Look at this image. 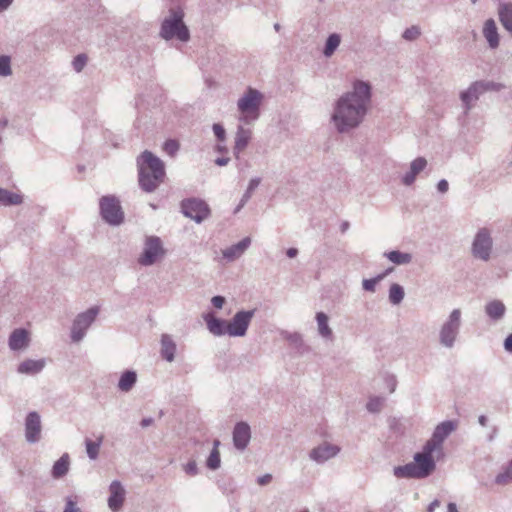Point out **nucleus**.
I'll return each mask as SVG.
<instances>
[{
  "label": "nucleus",
  "mask_w": 512,
  "mask_h": 512,
  "mask_svg": "<svg viewBox=\"0 0 512 512\" xmlns=\"http://www.w3.org/2000/svg\"><path fill=\"white\" fill-rule=\"evenodd\" d=\"M372 87L363 80L353 82L352 90L341 95L334 105L332 121L340 133L358 127L371 104Z\"/></svg>",
  "instance_id": "1"
},
{
  "label": "nucleus",
  "mask_w": 512,
  "mask_h": 512,
  "mask_svg": "<svg viewBox=\"0 0 512 512\" xmlns=\"http://www.w3.org/2000/svg\"><path fill=\"white\" fill-rule=\"evenodd\" d=\"M139 187L146 193L154 192L166 176L164 162L145 150L137 157Z\"/></svg>",
  "instance_id": "2"
},
{
  "label": "nucleus",
  "mask_w": 512,
  "mask_h": 512,
  "mask_svg": "<svg viewBox=\"0 0 512 512\" xmlns=\"http://www.w3.org/2000/svg\"><path fill=\"white\" fill-rule=\"evenodd\" d=\"M184 11L181 8H170L160 26L159 36L166 40H178L186 43L190 40V31L184 22Z\"/></svg>",
  "instance_id": "3"
},
{
  "label": "nucleus",
  "mask_w": 512,
  "mask_h": 512,
  "mask_svg": "<svg viewBox=\"0 0 512 512\" xmlns=\"http://www.w3.org/2000/svg\"><path fill=\"white\" fill-rule=\"evenodd\" d=\"M504 88L501 83L490 80L472 82L469 87L460 93V100L467 114L475 105L481 95L488 91H500Z\"/></svg>",
  "instance_id": "4"
},
{
  "label": "nucleus",
  "mask_w": 512,
  "mask_h": 512,
  "mask_svg": "<svg viewBox=\"0 0 512 512\" xmlns=\"http://www.w3.org/2000/svg\"><path fill=\"white\" fill-rule=\"evenodd\" d=\"M461 310L453 309L439 330V343L448 349L455 346L462 326Z\"/></svg>",
  "instance_id": "5"
},
{
  "label": "nucleus",
  "mask_w": 512,
  "mask_h": 512,
  "mask_svg": "<svg viewBox=\"0 0 512 512\" xmlns=\"http://www.w3.org/2000/svg\"><path fill=\"white\" fill-rule=\"evenodd\" d=\"M262 99L261 92L249 87L237 101V108L242 114L240 120L246 123L256 120L259 117Z\"/></svg>",
  "instance_id": "6"
},
{
  "label": "nucleus",
  "mask_w": 512,
  "mask_h": 512,
  "mask_svg": "<svg viewBox=\"0 0 512 512\" xmlns=\"http://www.w3.org/2000/svg\"><path fill=\"white\" fill-rule=\"evenodd\" d=\"M99 213L110 226H119L125 219L120 200L115 195H105L99 199Z\"/></svg>",
  "instance_id": "7"
},
{
  "label": "nucleus",
  "mask_w": 512,
  "mask_h": 512,
  "mask_svg": "<svg viewBox=\"0 0 512 512\" xmlns=\"http://www.w3.org/2000/svg\"><path fill=\"white\" fill-rule=\"evenodd\" d=\"M493 238L488 228H480L471 244V255L474 259L483 262L490 261L493 253Z\"/></svg>",
  "instance_id": "8"
},
{
  "label": "nucleus",
  "mask_w": 512,
  "mask_h": 512,
  "mask_svg": "<svg viewBox=\"0 0 512 512\" xmlns=\"http://www.w3.org/2000/svg\"><path fill=\"white\" fill-rule=\"evenodd\" d=\"M99 307L93 306L86 311L79 313L73 320L70 337L72 342L78 343L83 340L89 327L94 323L98 314Z\"/></svg>",
  "instance_id": "9"
},
{
  "label": "nucleus",
  "mask_w": 512,
  "mask_h": 512,
  "mask_svg": "<svg viewBox=\"0 0 512 512\" xmlns=\"http://www.w3.org/2000/svg\"><path fill=\"white\" fill-rule=\"evenodd\" d=\"M181 212L187 218L200 224L211 215L209 205L200 198H186L180 203Z\"/></svg>",
  "instance_id": "10"
},
{
  "label": "nucleus",
  "mask_w": 512,
  "mask_h": 512,
  "mask_svg": "<svg viewBox=\"0 0 512 512\" xmlns=\"http://www.w3.org/2000/svg\"><path fill=\"white\" fill-rule=\"evenodd\" d=\"M165 255V249L162 241L157 236H147L144 242L143 251L138 258L141 266L149 267L154 265L157 260Z\"/></svg>",
  "instance_id": "11"
},
{
  "label": "nucleus",
  "mask_w": 512,
  "mask_h": 512,
  "mask_svg": "<svg viewBox=\"0 0 512 512\" xmlns=\"http://www.w3.org/2000/svg\"><path fill=\"white\" fill-rule=\"evenodd\" d=\"M255 309L241 310L235 313L228 321V335L230 337H243L246 335L248 327L255 315Z\"/></svg>",
  "instance_id": "12"
},
{
  "label": "nucleus",
  "mask_w": 512,
  "mask_h": 512,
  "mask_svg": "<svg viewBox=\"0 0 512 512\" xmlns=\"http://www.w3.org/2000/svg\"><path fill=\"white\" fill-rule=\"evenodd\" d=\"M25 440L35 444L41 440L42 422L38 412H29L24 421Z\"/></svg>",
  "instance_id": "13"
},
{
  "label": "nucleus",
  "mask_w": 512,
  "mask_h": 512,
  "mask_svg": "<svg viewBox=\"0 0 512 512\" xmlns=\"http://www.w3.org/2000/svg\"><path fill=\"white\" fill-rule=\"evenodd\" d=\"M340 451L341 448L338 445L329 442H323L310 451L309 457L316 463L322 464L336 457Z\"/></svg>",
  "instance_id": "14"
},
{
  "label": "nucleus",
  "mask_w": 512,
  "mask_h": 512,
  "mask_svg": "<svg viewBox=\"0 0 512 512\" xmlns=\"http://www.w3.org/2000/svg\"><path fill=\"white\" fill-rule=\"evenodd\" d=\"M30 334L25 328L14 329L8 338V347L13 352H23L30 345Z\"/></svg>",
  "instance_id": "15"
},
{
  "label": "nucleus",
  "mask_w": 512,
  "mask_h": 512,
  "mask_svg": "<svg viewBox=\"0 0 512 512\" xmlns=\"http://www.w3.org/2000/svg\"><path fill=\"white\" fill-rule=\"evenodd\" d=\"M232 436L234 447L240 451L245 450L251 439V429L249 424L244 421L236 423Z\"/></svg>",
  "instance_id": "16"
},
{
  "label": "nucleus",
  "mask_w": 512,
  "mask_h": 512,
  "mask_svg": "<svg viewBox=\"0 0 512 512\" xmlns=\"http://www.w3.org/2000/svg\"><path fill=\"white\" fill-rule=\"evenodd\" d=\"M414 466L421 477V479L427 478L430 476L435 468L436 463L433 457H430L422 452H418L414 455Z\"/></svg>",
  "instance_id": "17"
},
{
  "label": "nucleus",
  "mask_w": 512,
  "mask_h": 512,
  "mask_svg": "<svg viewBox=\"0 0 512 512\" xmlns=\"http://www.w3.org/2000/svg\"><path fill=\"white\" fill-rule=\"evenodd\" d=\"M109 492L108 506L112 511L116 512L124 503L125 490L118 480H114L109 486Z\"/></svg>",
  "instance_id": "18"
},
{
  "label": "nucleus",
  "mask_w": 512,
  "mask_h": 512,
  "mask_svg": "<svg viewBox=\"0 0 512 512\" xmlns=\"http://www.w3.org/2000/svg\"><path fill=\"white\" fill-rule=\"evenodd\" d=\"M208 331L217 337L228 335V321L217 318L212 313H207L203 316Z\"/></svg>",
  "instance_id": "19"
},
{
  "label": "nucleus",
  "mask_w": 512,
  "mask_h": 512,
  "mask_svg": "<svg viewBox=\"0 0 512 512\" xmlns=\"http://www.w3.org/2000/svg\"><path fill=\"white\" fill-rule=\"evenodd\" d=\"M252 137L250 129L244 128L239 125L235 134V144L233 147V153L236 159L240 158V154L247 148Z\"/></svg>",
  "instance_id": "20"
},
{
  "label": "nucleus",
  "mask_w": 512,
  "mask_h": 512,
  "mask_svg": "<svg viewBox=\"0 0 512 512\" xmlns=\"http://www.w3.org/2000/svg\"><path fill=\"white\" fill-rule=\"evenodd\" d=\"M46 366V360L41 359H25L17 366V372L22 375H37L39 374Z\"/></svg>",
  "instance_id": "21"
},
{
  "label": "nucleus",
  "mask_w": 512,
  "mask_h": 512,
  "mask_svg": "<svg viewBox=\"0 0 512 512\" xmlns=\"http://www.w3.org/2000/svg\"><path fill=\"white\" fill-rule=\"evenodd\" d=\"M250 244L251 239L249 237H245L238 243L222 250V255L228 262H233L244 254V252L249 248Z\"/></svg>",
  "instance_id": "22"
},
{
  "label": "nucleus",
  "mask_w": 512,
  "mask_h": 512,
  "mask_svg": "<svg viewBox=\"0 0 512 512\" xmlns=\"http://www.w3.org/2000/svg\"><path fill=\"white\" fill-rule=\"evenodd\" d=\"M427 166V160L424 157L414 159L410 164V169L402 177V183L405 186H411L419 173H421Z\"/></svg>",
  "instance_id": "23"
},
{
  "label": "nucleus",
  "mask_w": 512,
  "mask_h": 512,
  "mask_svg": "<svg viewBox=\"0 0 512 512\" xmlns=\"http://www.w3.org/2000/svg\"><path fill=\"white\" fill-rule=\"evenodd\" d=\"M484 311L490 320L499 322L505 316L506 306L501 300L494 299L485 304Z\"/></svg>",
  "instance_id": "24"
},
{
  "label": "nucleus",
  "mask_w": 512,
  "mask_h": 512,
  "mask_svg": "<svg viewBox=\"0 0 512 512\" xmlns=\"http://www.w3.org/2000/svg\"><path fill=\"white\" fill-rule=\"evenodd\" d=\"M483 36L491 49H496L499 46V33L494 19H488L484 22Z\"/></svg>",
  "instance_id": "25"
},
{
  "label": "nucleus",
  "mask_w": 512,
  "mask_h": 512,
  "mask_svg": "<svg viewBox=\"0 0 512 512\" xmlns=\"http://www.w3.org/2000/svg\"><path fill=\"white\" fill-rule=\"evenodd\" d=\"M497 11L501 25L512 37V2L500 3Z\"/></svg>",
  "instance_id": "26"
},
{
  "label": "nucleus",
  "mask_w": 512,
  "mask_h": 512,
  "mask_svg": "<svg viewBox=\"0 0 512 512\" xmlns=\"http://www.w3.org/2000/svg\"><path fill=\"white\" fill-rule=\"evenodd\" d=\"M176 344L172 337L168 334L161 336V356L168 362H172L175 359Z\"/></svg>",
  "instance_id": "27"
},
{
  "label": "nucleus",
  "mask_w": 512,
  "mask_h": 512,
  "mask_svg": "<svg viewBox=\"0 0 512 512\" xmlns=\"http://www.w3.org/2000/svg\"><path fill=\"white\" fill-rule=\"evenodd\" d=\"M137 382V373L134 370H125L118 381V389L127 393L132 390Z\"/></svg>",
  "instance_id": "28"
},
{
  "label": "nucleus",
  "mask_w": 512,
  "mask_h": 512,
  "mask_svg": "<svg viewBox=\"0 0 512 512\" xmlns=\"http://www.w3.org/2000/svg\"><path fill=\"white\" fill-rule=\"evenodd\" d=\"M393 474L399 479H421L413 462L394 467Z\"/></svg>",
  "instance_id": "29"
},
{
  "label": "nucleus",
  "mask_w": 512,
  "mask_h": 512,
  "mask_svg": "<svg viewBox=\"0 0 512 512\" xmlns=\"http://www.w3.org/2000/svg\"><path fill=\"white\" fill-rule=\"evenodd\" d=\"M328 320V316L324 312L316 313L318 333L325 339H331L333 336V332L328 324Z\"/></svg>",
  "instance_id": "30"
},
{
  "label": "nucleus",
  "mask_w": 512,
  "mask_h": 512,
  "mask_svg": "<svg viewBox=\"0 0 512 512\" xmlns=\"http://www.w3.org/2000/svg\"><path fill=\"white\" fill-rule=\"evenodd\" d=\"M69 470V456L68 454L62 455L52 467V477L59 479L65 476Z\"/></svg>",
  "instance_id": "31"
},
{
  "label": "nucleus",
  "mask_w": 512,
  "mask_h": 512,
  "mask_svg": "<svg viewBox=\"0 0 512 512\" xmlns=\"http://www.w3.org/2000/svg\"><path fill=\"white\" fill-rule=\"evenodd\" d=\"M219 446H220V441L218 439H215L213 441V449L211 450V452L206 460V466L210 470H217L221 466L220 452L218 449Z\"/></svg>",
  "instance_id": "32"
},
{
  "label": "nucleus",
  "mask_w": 512,
  "mask_h": 512,
  "mask_svg": "<svg viewBox=\"0 0 512 512\" xmlns=\"http://www.w3.org/2000/svg\"><path fill=\"white\" fill-rule=\"evenodd\" d=\"M260 183H261V178H259V177L252 178L249 181V184H248V187H247L246 191L242 195V198H241L238 206L234 210L235 214L238 213L246 205V203L252 197L253 192L259 186Z\"/></svg>",
  "instance_id": "33"
},
{
  "label": "nucleus",
  "mask_w": 512,
  "mask_h": 512,
  "mask_svg": "<svg viewBox=\"0 0 512 512\" xmlns=\"http://www.w3.org/2000/svg\"><path fill=\"white\" fill-rule=\"evenodd\" d=\"M23 198L20 194L0 188V204L3 206L20 205Z\"/></svg>",
  "instance_id": "34"
},
{
  "label": "nucleus",
  "mask_w": 512,
  "mask_h": 512,
  "mask_svg": "<svg viewBox=\"0 0 512 512\" xmlns=\"http://www.w3.org/2000/svg\"><path fill=\"white\" fill-rule=\"evenodd\" d=\"M384 256L396 265H406L411 263L412 255L410 253L401 252L398 250H393L389 252H385Z\"/></svg>",
  "instance_id": "35"
},
{
  "label": "nucleus",
  "mask_w": 512,
  "mask_h": 512,
  "mask_svg": "<svg viewBox=\"0 0 512 512\" xmlns=\"http://www.w3.org/2000/svg\"><path fill=\"white\" fill-rule=\"evenodd\" d=\"M454 429L455 425L452 421H445L435 428L432 436L443 444L444 440Z\"/></svg>",
  "instance_id": "36"
},
{
  "label": "nucleus",
  "mask_w": 512,
  "mask_h": 512,
  "mask_svg": "<svg viewBox=\"0 0 512 512\" xmlns=\"http://www.w3.org/2000/svg\"><path fill=\"white\" fill-rule=\"evenodd\" d=\"M341 43V36L338 33L330 34L324 45L323 55L327 58L331 57Z\"/></svg>",
  "instance_id": "37"
},
{
  "label": "nucleus",
  "mask_w": 512,
  "mask_h": 512,
  "mask_svg": "<svg viewBox=\"0 0 512 512\" xmlns=\"http://www.w3.org/2000/svg\"><path fill=\"white\" fill-rule=\"evenodd\" d=\"M103 439L104 435L100 434L96 441H92L90 439L85 440L86 453L91 460H96L98 458Z\"/></svg>",
  "instance_id": "38"
},
{
  "label": "nucleus",
  "mask_w": 512,
  "mask_h": 512,
  "mask_svg": "<svg viewBox=\"0 0 512 512\" xmlns=\"http://www.w3.org/2000/svg\"><path fill=\"white\" fill-rule=\"evenodd\" d=\"M497 485L505 486L512 483V459L503 467L502 471L495 477Z\"/></svg>",
  "instance_id": "39"
},
{
  "label": "nucleus",
  "mask_w": 512,
  "mask_h": 512,
  "mask_svg": "<svg viewBox=\"0 0 512 512\" xmlns=\"http://www.w3.org/2000/svg\"><path fill=\"white\" fill-rule=\"evenodd\" d=\"M405 296L404 288L397 284L393 283L389 288V301L393 305H399Z\"/></svg>",
  "instance_id": "40"
},
{
  "label": "nucleus",
  "mask_w": 512,
  "mask_h": 512,
  "mask_svg": "<svg viewBox=\"0 0 512 512\" xmlns=\"http://www.w3.org/2000/svg\"><path fill=\"white\" fill-rule=\"evenodd\" d=\"M385 399L379 396H373L369 398L366 404V408L371 413H378L381 411Z\"/></svg>",
  "instance_id": "41"
},
{
  "label": "nucleus",
  "mask_w": 512,
  "mask_h": 512,
  "mask_svg": "<svg viewBox=\"0 0 512 512\" xmlns=\"http://www.w3.org/2000/svg\"><path fill=\"white\" fill-rule=\"evenodd\" d=\"M441 448H442V443L432 436L431 439H429L425 443V445L423 446V450L421 452L430 457H433L432 456L433 452L440 450Z\"/></svg>",
  "instance_id": "42"
},
{
  "label": "nucleus",
  "mask_w": 512,
  "mask_h": 512,
  "mask_svg": "<svg viewBox=\"0 0 512 512\" xmlns=\"http://www.w3.org/2000/svg\"><path fill=\"white\" fill-rule=\"evenodd\" d=\"M11 74V58L8 55H0V77H7Z\"/></svg>",
  "instance_id": "43"
},
{
  "label": "nucleus",
  "mask_w": 512,
  "mask_h": 512,
  "mask_svg": "<svg viewBox=\"0 0 512 512\" xmlns=\"http://www.w3.org/2000/svg\"><path fill=\"white\" fill-rule=\"evenodd\" d=\"M384 279V275H377L374 278L363 279L362 288L367 291L374 293L376 291V285Z\"/></svg>",
  "instance_id": "44"
},
{
  "label": "nucleus",
  "mask_w": 512,
  "mask_h": 512,
  "mask_svg": "<svg viewBox=\"0 0 512 512\" xmlns=\"http://www.w3.org/2000/svg\"><path fill=\"white\" fill-rule=\"evenodd\" d=\"M285 339L298 350L304 346L302 335L299 333H287Z\"/></svg>",
  "instance_id": "45"
},
{
  "label": "nucleus",
  "mask_w": 512,
  "mask_h": 512,
  "mask_svg": "<svg viewBox=\"0 0 512 512\" xmlns=\"http://www.w3.org/2000/svg\"><path fill=\"white\" fill-rule=\"evenodd\" d=\"M421 35V30L418 26L414 25L407 29L402 34L403 39L407 41H414Z\"/></svg>",
  "instance_id": "46"
},
{
  "label": "nucleus",
  "mask_w": 512,
  "mask_h": 512,
  "mask_svg": "<svg viewBox=\"0 0 512 512\" xmlns=\"http://www.w3.org/2000/svg\"><path fill=\"white\" fill-rule=\"evenodd\" d=\"M87 56L85 54H78L72 61L73 69L76 72H81L87 64Z\"/></svg>",
  "instance_id": "47"
},
{
  "label": "nucleus",
  "mask_w": 512,
  "mask_h": 512,
  "mask_svg": "<svg viewBox=\"0 0 512 512\" xmlns=\"http://www.w3.org/2000/svg\"><path fill=\"white\" fill-rule=\"evenodd\" d=\"M182 469L188 476H196L199 473L198 465L195 460H190L186 464H183Z\"/></svg>",
  "instance_id": "48"
},
{
  "label": "nucleus",
  "mask_w": 512,
  "mask_h": 512,
  "mask_svg": "<svg viewBox=\"0 0 512 512\" xmlns=\"http://www.w3.org/2000/svg\"><path fill=\"white\" fill-rule=\"evenodd\" d=\"M213 132L215 137L217 138L218 142H225L226 140V131L223 125L220 123H215L212 126Z\"/></svg>",
  "instance_id": "49"
},
{
  "label": "nucleus",
  "mask_w": 512,
  "mask_h": 512,
  "mask_svg": "<svg viewBox=\"0 0 512 512\" xmlns=\"http://www.w3.org/2000/svg\"><path fill=\"white\" fill-rule=\"evenodd\" d=\"M163 148L167 154L173 156L178 151L179 144L176 140L169 139V140L165 141Z\"/></svg>",
  "instance_id": "50"
},
{
  "label": "nucleus",
  "mask_w": 512,
  "mask_h": 512,
  "mask_svg": "<svg viewBox=\"0 0 512 512\" xmlns=\"http://www.w3.org/2000/svg\"><path fill=\"white\" fill-rule=\"evenodd\" d=\"M63 512H80V508L77 505V502L72 497H67L65 499V507Z\"/></svg>",
  "instance_id": "51"
},
{
  "label": "nucleus",
  "mask_w": 512,
  "mask_h": 512,
  "mask_svg": "<svg viewBox=\"0 0 512 512\" xmlns=\"http://www.w3.org/2000/svg\"><path fill=\"white\" fill-rule=\"evenodd\" d=\"M225 302H226L225 298L220 295L214 296L211 299L212 305L217 309H221L223 307V305L225 304Z\"/></svg>",
  "instance_id": "52"
},
{
  "label": "nucleus",
  "mask_w": 512,
  "mask_h": 512,
  "mask_svg": "<svg viewBox=\"0 0 512 512\" xmlns=\"http://www.w3.org/2000/svg\"><path fill=\"white\" fill-rule=\"evenodd\" d=\"M272 481L271 474H264L257 478V483L261 486L267 485Z\"/></svg>",
  "instance_id": "53"
},
{
  "label": "nucleus",
  "mask_w": 512,
  "mask_h": 512,
  "mask_svg": "<svg viewBox=\"0 0 512 512\" xmlns=\"http://www.w3.org/2000/svg\"><path fill=\"white\" fill-rule=\"evenodd\" d=\"M437 189L440 193H446L449 189V184H448L447 180H445V179L440 180L437 184Z\"/></svg>",
  "instance_id": "54"
},
{
  "label": "nucleus",
  "mask_w": 512,
  "mask_h": 512,
  "mask_svg": "<svg viewBox=\"0 0 512 512\" xmlns=\"http://www.w3.org/2000/svg\"><path fill=\"white\" fill-rule=\"evenodd\" d=\"M386 382L389 387L390 393H393L396 389V379L394 376H387Z\"/></svg>",
  "instance_id": "55"
},
{
  "label": "nucleus",
  "mask_w": 512,
  "mask_h": 512,
  "mask_svg": "<svg viewBox=\"0 0 512 512\" xmlns=\"http://www.w3.org/2000/svg\"><path fill=\"white\" fill-rule=\"evenodd\" d=\"M504 349L507 352H512V334L508 335L504 341Z\"/></svg>",
  "instance_id": "56"
},
{
  "label": "nucleus",
  "mask_w": 512,
  "mask_h": 512,
  "mask_svg": "<svg viewBox=\"0 0 512 512\" xmlns=\"http://www.w3.org/2000/svg\"><path fill=\"white\" fill-rule=\"evenodd\" d=\"M215 150H216L218 153H221V154H226V153H228V148L226 147V145L224 144V142H218V144L215 146Z\"/></svg>",
  "instance_id": "57"
},
{
  "label": "nucleus",
  "mask_w": 512,
  "mask_h": 512,
  "mask_svg": "<svg viewBox=\"0 0 512 512\" xmlns=\"http://www.w3.org/2000/svg\"><path fill=\"white\" fill-rule=\"evenodd\" d=\"M230 161L229 157H219L215 159V164L218 166H226Z\"/></svg>",
  "instance_id": "58"
},
{
  "label": "nucleus",
  "mask_w": 512,
  "mask_h": 512,
  "mask_svg": "<svg viewBox=\"0 0 512 512\" xmlns=\"http://www.w3.org/2000/svg\"><path fill=\"white\" fill-rule=\"evenodd\" d=\"M440 506V501L438 499H435L434 501H432L428 508H427V512H434L436 508H438Z\"/></svg>",
  "instance_id": "59"
},
{
  "label": "nucleus",
  "mask_w": 512,
  "mask_h": 512,
  "mask_svg": "<svg viewBox=\"0 0 512 512\" xmlns=\"http://www.w3.org/2000/svg\"><path fill=\"white\" fill-rule=\"evenodd\" d=\"M153 422H154V420L151 417L143 418L140 422V425L142 428H146V427L152 425Z\"/></svg>",
  "instance_id": "60"
},
{
  "label": "nucleus",
  "mask_w": 512,
  "mask_h": 512,
  "mask_svg": "<svg viewBox=\"0 0 512 512\" xmlns=\"http://www.w3.org/2000/svg\"><path fill=\"white\" fill-rule=\"evenodd\" d=\"M12 2L13 0H0V12L6 10Z\"/></svg>",
  "instance_id": "61"
},
{
  "label": "nucleus",
  "mask_w": 512,
  "mask_h": 512,
  "mask_svg": "<svg viewBox=\"0 0 512 512\" xmlns=\"http://www.w3.org/2000/svg\"><path fill=\"white\" fill-rule=\"evenodd\" d=\"M286 255L289 257V258H295L297 255H298V249L297 248H289L287 249L286 251Z\"/></svg>",
  "instance_id": "62"
},
{
  "label": "nucleus",
  "mask_w": 512,
  "mask_h": 512,
  "mask_svg": "<svg viewBox=\"0 0 512 512\" xmlns=\"http://www.w3.org/2000/svg\"><path fill=\"white\" fill-rule=\"evenodd\" d=\"M497 433H498V428L496 426H494L492 428V432L488 435L487 440L489 442H492L496 438Z\"/></svg>",
  "instance_id": "63"
},
{
  "label": "nucleus",
  "mask_w": 512,
  "mask_h": 512,
  "mask_svg": "<svg viewBox=\"0 0 512 512\" xmlns=\"http://www.w3.org/2000/svg\"><path fill=\"white\" fill-rule=\"evenodd\" d=\"M447 512H459L458 508H457V505L455 503H453V502H450L447 505Z\"/></svg>",
  "instance_id": "64"
}]
</instances>
